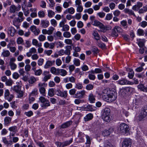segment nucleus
Returning <instances> with one entry per match:
<instances>
[{
  "label": "nucleus",
  "mask_w": 147,
  "mask_h": 147,
  "mask_svg": "<svg viewBox=\"0 0 147 147\" xmlns=\"http://www.w3.org/2000/svg\"><path fill=\"white\" fill-rule=\"evenodd\" d=\"M101 94L103 100L109 102L114 101L117 97V94L115 91L108 89L103 90Z\"/></svg>",
  "instance_id": "nucleus-1"
},
{
  "label": "nucleus",
  "mask_w": 147,
  "mask_h": 147,
  "mask_svg": "<svg viewBox=\"0 0 147 147\" xmlns=\"http://www.w3.org/2000/svg\"><path fill=\"white\" fill-rule=\"evenodd\" d=\"M102 119L106 122H110L112 119L110 109L108 108H105L102 111Z\"/></svg>",
  "instance_id": "nucleus-2"
},
{
  "label": "nucleus",
  "mask_w": 147,
  "mask_h": 147,
  "mask_svg": "<svg viewBox=\"0 0 147 147\" xmlns=\"http://www.w3.org/2000/svg\"><path fill=\"white\" fill-rule=\"evenodd\" d=\"M65 50L61 49L59 52V54L60 56L64 55H69L71 54V51L72 50L71 47L70 45H67L65 47Z\"/></svg>",
  "instance_id": "nucleus-3"
},
{
  "label": "nucleus",
  "mask_w": 147,
  "mask_h": 147,
  "mask_svg": "<svg viewBox=\"0 0 147 147\" xmlns=\"http://www.w3.org/2000/svg\"><path fill=\"white\" fill-rule=\"evenodd\" d=\"M47 86V84L45 83L40 82L38 84V87L39 91L40 93L43 96H46V90L45 87Z\"/></svg>",
  "instance_id": "nucleus-4"
},
{
  "label": "nucleus",
  "mask_w": 147,
  "mask_h": 147,
  "mask_svg": "<svg viewBox=\"0 0 147 147\" xmlns=\"http://www.w3.org/2000/svg\"><path fill=\"white\" fill-rule=\"evenodd\" d=\"M120 130L121 133L127 135L129 131V126L125 123H121L120 125Z\"/></svg>",
  "instance_id": "nucleus-5"
},
{
  "label": "nucleus",
  "mask_w": 147,
  "mask_h": 147,
  "mask_svg": "<svg viewBox=\"0 0 147 147\" xmlns=\"http://www.w3.org/2000/svg\"><path fill=\"white\" fill-rule=\"evenodd\" d=\"M39 100L41 103H43L42 107L44 108H46L47 107L50 106V103L49 100L43 96H40L39 98Z\"/></svg>",
  "instance_id": "nucleus-6"
},
{
  "label": "nucleus",
  "mask_w": 147,
  "mask_h": 147,
  "mask_svg": "<svg viewBox=\"0 0 147 147\" xmlns=\"http://www.w3.org/2000/svg\"><path fill=\"white\" fill-rule=\"evenodd\" d=\"M75 6L76 7L78 12H81L83 10L81 0H76L75 1Z\"/></svg>",
  "instance_id": "nucleus-7"
},
{
  "label": "nucleus",
  "mask_w": 147,
  "mask_h": 147,
  "mask_svg": "<svg viewBox=\"0 0 147 147\" xmlns=\"http://www.w3.org/2000/svg\"><path fill=\"white\" fill-rule=\"evenodd\" d=\"M20 8L21 6L20 5H18V6H17L15 5H12L9 7V11L11 13H14L16 12L19 11L20 9Z\"/></svg>",
  "instance_id": "nucleus-8"
},
{
  "label": "nucleus",
  "mask_w": 147,
  "mask_h": 147,
  "mask_svg": "<svg viewBox=\"0 0 147 147\" xmlns=\"http://www.w3.org/2000/svg\"><path fill=\"white\" fill-rule=\"evenodd\" d=\"M117 84L121 85H133L134 83L133 82H131L126 79H122L116 82Z\"/></svg>",
  "instance_id": "nucleus-9"
},
{
  "label": "nucleus",
  "mask_w": 147,
  "mask_h": 147,
  "mask_svg": "<svg viewBox=\"0 0 147 147\" xmlns=\"http://www.w3.org/2000/svg\"><path fill=\"white\" fill-rule=\"evenodd\" d=\"M77 109L79 111H89L92 110V107L89 105H85L82 107H77Z\"/></svg>",
  "instance_id": "nucleus-10"
},
{
  "label": "nucleus",
  "mask_w": 147,
  "mask_h": 147,
  "mask_svg": "<svg viewBox=\"0 0 147 147\" xmlns=\"http://www.w3.org/2000/svg\"><path fill=\"white\" fill-rule=\"evenodd\" d=\"M147 115V112L146 109H143L142 110L140 115L138 117H137L136 120L137 121H141L144 117H146Z\"/></svg>",
  "instance_id": "nucleus-11"
},
{
  "label": "nucleus",
  "mask_w": 147,
  "mask_h": 147,
  "mask_svg": "<svg viewBox=\"0 0 147 147\" xmlns=\"http://www.w3.org/2000/svg\"><path fill=\"white\" fill-rule=\"evenodd\" d=\"M56 94L59 96L64 97L65 98H66L67 96V93L66 91H61L60 90L58 89L56 90Z\"/></svg>",
  "instance_id": "nucleus-12"
},
{
  "label": "nucleus",
  "mask_w": 147,
  "mask_h": 147,
  "mask_svg": "<svg viewBox=\"0 0 147 147\" xmlns=\"http://www.w3.org/2000/svg\"><path fill=\"white\" fill-rule=\"evenodd\" d=\"M86 92L84 90H82L80 91H78L75 94L74 97L75 98H81L83 97L85 95Z\"/></svg>",
  "instance_id": "nucleus-13"
},
{
  "label": "nucleus",
  "mask_w": 147,
  "mask_h": 147,
  "mask_svg": "<svg viewBox=\"0 0 147 147\" xmlns=\"http://www.w3.org/2000/svg\"><path fill=\"white\" fill-rule=\"evenodd\" d=\"M131 142L129 139H125L122 142V147H131Z\"/></svg>",
  "instance_id": "nucleus-14"
},
{
  "label": "nucleus",
  "mask_w": 147,
  "mask_h": 147,
  "mask_svg": "<svg viewBox=\"0 0 147 147\" xmlns=\"http://www.w3.org/2000/svg\"><path fill=\"white\" fill-rule=\"evenodd\" d=\"M16 85L14 86L13 88V90H14L16 92L20 91L22 87L21 82L20 81L16 82Z\"/></svg>",
  "instance_id": "nucleus-15"
},
{
  "label": "nucleus",
  "mask_w": 147,
  "mask_h": 147,
  "mask_svg": "<svg viewBox=\"0 0 147 147\" xmlns=\"http://www.w3.org/2000/svg\"><path fill=\"white\" fill-rule=\"evenodd\" d=\"M55 46V44L53 42L49 43L47 42H46L44 43V47L45 48H49L50 49H53Z\"/></svg>",
  "instance_id": "nucleus-16"
},
{
  "label": "nucleus",
  "mask_w": 147,
  "mask_h": 147,
  "mask_svg": "<svg viewBox=\"0 0 147 147\" xmlns=\"http://www.w3.org/2000/svg\"><path fill=\"white\" fill-rule=\"evenodd\" d=\"M55 60H48L46 62L44 66V67L45 69H47L49 68L52 65H55Z\"/></svg>",
  "instance_id": "nucleus-17"
},
{
  "label": "nucleus",
  "mask_w": 147,
  "mask_h": 147,
  "mask_svg": "<svg viewBox=\"0 0 147 147\" xmlns=\"http://www.w3.org/2000/svg\"><path fill=\"white\" fill-rule=\"evenodd\" d=\"M30 30L34 33L35 35H38L40 32V30L35 26H32L30 27Z\"/></svg>",
  "instance_id": "nucleus-18"
},
{
  "label": "nucleus",
  "mask_w": 147,
  "mask_h": 147,
  "mask_svg": "<svg viewBox=\"0 0 147 147\" xmlns=\"http://www.w3.org/2000/svg\"><path fill=\"white\" fill-rule=\"evenodd\" d=\"M40 25L41 27L46 28H47L49 25V22L47 20H42L41 21Z\"/></svg>",
  "instance_id": "nucleus-19"
},
{
  "label": "nucleus",
  "mask_w": 147,
  "mask_h": 147,
  "mask_svg": "<svg viewBox=\"0 0 147 147\" xmlns=\"http://www.w3.org/2000/svg\"><path fill=\"white\" fill-rule=\"evenodd\" d=\"M133 88L129 87L123 88L120 90V92L122 94H123V93L122 94V93L123 92L125 93V91L129 92H132L133 90Z\"/></svg>",
  "instance_id": "nucleus-20"
},
{
  "label": "nucleus",
  "mask_w": 147,
  "mask_h": 147,
  "mask_svg": "<svg viewBox=\"0 0 147 147\" xmlns=\"http://www.w3.org/2000/svg\"><path fill=\"white\" fill-rule=\"evenodd\" d=\"M2 141L3 143L7 146H10L12 145L11 140L8 141L5 137H3L2 138Z\"/></svg>",
  "instance_id": "nucleus-21"
},
{
  "label": "nucleus",
  "mask_w": 147,
  "mask_h": 147,
  "mask_svg": "<svg viewBox=\"0 0 147 147\" xmlns=\"http://www.w3.org/2000/svg\"><path fill=\"white\" fill-rule=\"evenodd\" d=\"M113 129L112 128H109L108 130H104L102 132V135L104 136H109L110 134L113 132Z\"/></svg>",
  "instance_id": "nucleus-22"
},
{
  "label": "nucleus",
  "mask_w": 147,
  "mask_h": 147,
  "mask_svg": "<svg viewBox=\"0 0 147 147\" xmlns=\"http://www.w3.org/2000/svg\"><path fill=\"white\" fill-rule=\"evenodd\" d=\"M12 118H11L7 116L5 117L4 120V125L5 126H7L10 123Z\"/></svg>",
  "instance_id": "nucleus-23"
},
{
  "label": "nucleus",
  "mask_w": 147,
  "mask_h": 147,
  "mask_svg": "<svg viewBox=\"0 0 147 147\" xmlns=\"http://www.w3.org/2000/svg\"><path fill=\"white\" fill-rule=\"evenodd\" d=\"M88 100L90 103H94L95 101V96L92 93H90L88 95Z\"/></svg>",
  "instance_id": "nucleus-24"
},
{
  "label": "nucleus",
  "mask_w": 147,
  "mask_h": 147,
  "mask_svg": "<svg viewBox=\"0 0 147 147\" xmlns=\"http://www.w3.org/2000/svg\"><path fill=\"white\" fill-rule=\"evenodd\" d=\"M32 43L33 45L38 47H41L42 46V43L40 42H39L38 41L35 39L32 40Z\"/></svg>",
  "instance_id": "nucleus-25"
},
{
  "label": "nucleus",
  "mask_w": 147,
  "mask_h": 147,
  "mask_svg": "<svg viewBox=\"0 0 147 147\" xmlns=\"http://www.w3.org/2000/svg\"><path fill=\"white\" fill-rule=\"evenodd\" d=\"M49 72L47 71H44L43 73V74L45 76L43 79V81L46 82L50 79L51 77V75L50 74H49L48 75H46V73H49Z\"/></svg>",
  "instance_id": "nucleus-26"
},
{
  "label": "nucleus",
  "mask_w": 147,
  "mask_h": 147,
  "mask_svg": "<svg viewBox=\"0 0 147 147\" xmlns=\"http://www.w3.org/2000/svg\"><path fill=\"white\" fill-rule=\"evenodd\" d=\"M8 30L9 34H10L11 36H14L16 32V30L13 27H9Z\"/></svg>",
  "instance_id": "nucleus-27"
},
{
  "label": "nucleus",
  "mask_w": 147,
  "mask_h": 147,
  "mask_svg": "<svg viewBox=\"0 0 147 147\" xmlns=\"http://www.w3.org/2000/svg\"><path fill=\"white\" fill-rule=\"evenodd\" d=\"M18 18L17 19L18 21L19 22H22L24 20V18L23 16V13L21 11L18 13Z\"/></svg>",
  "instance_id": "nucleus-28"
},
{
  "label": "nucleus",
  "mask_w": 147,
  "mask_h": 147,
  "mask_svg": "<svg viewBox=\"0 0 147 147\" xmlns=\"http://www.w3.org/2000/svg\"><path fill=\"white\" fill-rule=\"evenodd\" d=\"M59 68L57 69L55 67H52L51 68L50 72L52 74L56 75H58Z\"/></svg>",
  "instance_id": "nucleus-29"
},
{
  "label": "nucleus",
  "mask_w": 147,
  "mask_h": 147,
  "mask_svg": "<svg viewBox=\"0 0 147 147\" xmlns=\"http://www.w3.org/2000/svg\"><path fill=\"white\" fill-rule=\"evenodd\" d=\"M58 75H60L62 76H65L67 74V72L65 70L63 69H59Z\"/></svg>",
  "instance_id": "nucleus-30"
},
{
  "label": "nucleus",
  "mask_w": 147,
  "mask_h": 147,
  "mask_svg": "<svg viewBox=\"0 0 147 147\" xmlns=\"http://www.w3.org/2000/svg\"><path fill=\"white\" fill-rule=\"evenodd\" d=\"M54 37L56 39H61L62 37V33L59 31H57L54 33Z\"/></svg>",
  "instance_id": "nucleus-31"
},
{
  "label": "nucleus",
  "mask_w": 147,
  "mask_h": 147,
  "mask_svg": "<svg viewBox=\"0 0 147 147\" xmlns=\"http://www.w3.org/2000/svg\"><path fill=\"white\" fill-rule=\"evenodd\" d=\"M72 122L71 121H69L66 122L61 125V127L62 128H65L69 127L71 124Z\"/></svg>",
  "instance_id": "nucleus-32"
},
{
  "label": "nucleus",
  "mask_w": 147,
  "mask_h": 147,
  "mask_svg": "<svg viewBox=\"0 0 147 147\" xmlns=\"http://www.w3.org/2000/svg\"><path fill=\"white\" fill-rule=\"evenodd\" d=\"M93 117V115L91 113L87 115L84 118V120L85 121H87L91 120Z\"/></svg>",
  "instance_id": "nucleus-33"
},
{
  "label": "nucleus",
  "mask_w": 147,
  "mask_h": 147,
  "mask_svg": "<svg viewBox=\"0 0 147 147\" xmlns=\"http://www.w3.org/2000/svg\"><path fill=\"white\" fill-rule=\"evenodd\" d=\"M75 12V9L73 7H71L70 8H67V9L64 13H68L70 14H74Z\"/></svg>",
  "instance_id": "nucleus-34"
},
{
  "label": "nucleus",
  "mask_w": 147,
  "mask_h": 147,
  "mask_svg": "<svg viewBox=\"0 0 147 147\" xmlns=\"http://www.w3.org/2000/svg\"><path fill=\"white\" fill-rule=\"evenodd\" d=\"M92 34L94 37V39L98 41L100 40V36L97 31H94Z\"/></svg>",
  "instance_id": "nucleus-35"
},
{
  "label": "nucleus",
  "mask_w": 147,
  "mask_h": 147,
  "mask_svg": "<svg viewBox=\"0 0 147 147\" xmlns=\"http://www.w3.org/2000/svg\"><path fill=\"white\" fill-rule=\"evenodd\" d=\"M8 130L11 132H12L15 133L18 132L17 127L16 126H13L9 127Z\"/></svg>",
  "instance_id": "nucleus-36"
},
{
  "label": "nucleus",
  "mask_w": 147,
  "mask_h": 147,
  "mask_svg": "<svg viewBox=\"0 0 147 147\" xmlns=\"http://www.w3.org/2000/svg\"><path fill=\"white\" fill-rule=\"evenodd\" d=\"M102 5V2H99L98 5H96L93 7V8L95 11H98L99 10L100 7Z\"/></svg>",
  "instance_id": "nucleus-37"
},
{
  "label": "nucleus",
  "mask_w": 147,
  "mask_h": 147,
  "mask_svg": "<svg viewBox=\"0 0 147 147\" xmlns=\"http://www.w3.org/2000/svg\"><path fill=\"white\" fill-rule=\"evenodd\" d=\"M10 55V53L8 50H4L1 53V55L5 57H8Z\"/></svg>",
  "instance_id": "nucleus-38"
},
{
  "label": "nucleus",
  "mask_w": 147,
  "mask_h": 147,
  "mask_svg": "<svg viewBox=\"0 0 147 147\" xmlns=\"http://www.w3.org/2000/svg\"><path fill=\"white\" fill-rule=\"evenodd\" d=\"M129 72L128 73V76L130 79H132L134 75V72L133 70L131 69H129Z\"/></svg>",
  "instance_id": "nucleus-39"
},
{
  "label": "nucleus",
  "mask_w": 147,
  "mask_h": 147,
  "mask_svg": "<svg viewBox=\"0 0 147 147\" xmlns=\"http://www.w3.org/2000/svg\"><path fill=\"white\" fill-rule=\"evenodd\" d=\"M124 12L126 13H127L129 15H134V13L131 10L127 8H125L123 10Z\"/></svg>",
  "instance_id": "nucleus-40"
},
{
  "label": "nucleus",
  "mask_w": 147,
  "mask_h": 147,
  "mask_svg": "<svg viewBox=\"0 0 147 147\" xmlns=\"http://www.w3.org/2000/svg\"><path fill=\"white\" fill-rule=\"evenodd\" d=\"M37 81V79L34 76L30 77L28 80L29 83L31 84L35 83Z\"/></svg>",
  "instance_id": "nucleus-41"
},
{
  "label": "nucleus",
  "mask_w": 147,
  "mask_h": 147,
  "mask_svg": "<svg viewBox=\"0 0 147 147\" xmlns=\"http://www.w3.org/2000/svg\"><path fill=\"white\" fill-rule=\"evenodd\" d=\"M138 88L144 92H147V88L146 87L144 86L142 84H140L138 86Z\"/></svg>",
  "instance_id": "nucleus-42"
},
{
  "label": "nucleus",
  "mask_w": 147,
  "mask_h": 147,
  "mask_svg": "<svg viewBox=\"0 0 147 147\" xmlns=\"http://www.w3.org/2000/svg\"><path fill=\"white\" fill-rule=\"evenodd\" d=\"M48 16L50 18H51L54 16L55 15V12L52 10H49L47 11Z\"/></svg>",
  "instance_id": "nucleus-43"
},
{
  "label": "nucleus",
  "mask_w": 147,
  "mask_h": 147,
  "mask_svg": "<svg viewBox=\"0 0 147 147\" xmlns=\"http://www.w3.org/2000/svg\"><path fill=\"white\" fill-rule=\"evenodd\" d=\"M38 38L40 42H43L46 40V37L43 34H40Z\"/></svg>",
  "instance_id": "nucleus-44"
},
{
  "label": "nucleus",
  "mask_w": 147,
  "mask_h": 147,
  "mask_svg": "<svg viewBox=\"0 0 147 147\" xmlns=\"http://www.w3.org/2000/svg\"><path fill=\"white\" fill-rule=\"evenodd\" d=\"M104 147H115L110 142L107 140L104 142Z\"/></svg>",
  "instance_id": "nucleus-45"
},
{
  "label": "nucleus",
  "mask_w": 147,
  "mask_h": 147,
  "mask_svg": "<svg viewBox=\"0 0 147 147\" xmlns=\"http://www.w3.org/2000/svg\"><path fill=\"white\" fill-rule=\"evenodd\" d=\"M92 24L93 25L99 27L102 24V23L96 20H94V21H93V22Z\"/></svg>",
  "instance_id": "nucleus-46"
},
{
  "label": "nucleus",
  "mask_w": 147,
  "mask_h": 147,
  "mask_svg": "<svg viewBox=\"0 0 147 147\" xmlns=\"http://www.w3.org/2000/svg\"><path fill=\"white\" fill-rule=\"evenodd\" d=\"M96 16L100 18H103L105 16V13L102 11L98 12L96 13Z\"/></svg>",
  "instance_id": "nucleus-47"
},
{
  "label": "nucleus",
  "mask_w": 147,
  "mask_h": 147,
  "mask_svg": "<svg viewBox=\"0 0 147 147\" xmlns=\"http://www.w3.org/2000/svg\"><path fill=\"white\" fill-rule=\"evenodd\" d=\"M11 1L10 0H7L3 2V5L4 7H6L8 5H11Z\"/></svg>",
  "instance_id": "nucleus-48"
},
{
  "label": "nucleus",
  "mask_w": 147,
  "mask_h": 147,
  "mask_svg": "<svg viewBox=\"0 0 147 147\" xmlns=\"http://www.w3.org/2000/svg\"><path fill=\"white\" fill-rule=\"evenodd\" d=\"M113 18V15L111 13L107 14L105 17V20H106L109 21L111 20Z\"/></svg>",
  "instance_id": "nucleus-49"
},
{
  "label": "nucleus",
  "mask_w": 147,
  "mask_h": 147,
  "mask_svg": "<svg viewBox=\"0 0 147 147\" xmlns=\"http://www.w3.org/2000/svg\"><path fill=\"white\" fill-rule=\"evenodd\" d=\"M72 141V139H71L69 141H67L63 142V147L67 146L69 145Z\"/></svg>",
  "instance_id": "nucleus-50"
},
{
  "label": "nucleus",
  "mask_w": 147,
  "mask_h": 147,
  "mask_svg": "<svg viewBox=\"0 0 147 147\" xmlns=\"http://www.w3.org/2000/svg\"><path fill=\"white\" fill-rule=\"evenodd\" d=\"M55 30V28L52 26L50 27L47 30L48 34L50 35L52 34L53 32Z\"/></svg>",
  "instance_id": "nucleus-51"
},
{
  "label": "nucleus",
  "mask_w": 147,
  "mask_h": 147,
  "mask_svg": "<svg viewBox=\"0 0 147 147\" xmlns=\"http://www.w3.org/2000/svg\"><path fill=\"white\" fill-rule=\"evenodd\" d=\"M83 88V85L81 83H78L76 84L75 88L78 89H81Z\"/></svg>",
  "instance_id": "nucleus-52"
},
{
  "label": "nucleus",
  "mask_w": 147,
  "mask_h": 147,
  "mask_svg": "<svg viewBox=\"0 0 147 147\" xmlns=\"http://www.w3.org/2000/svg\"><path fill=\"white\" fill-rule=\"evenodd\" d=\"M74 64L76 66H79L80 65V61L79 59L75 58L73 61Z\"/></svg>",
  "instance_id": "nucleus-53"
},
{
  "label": "nucleus",
  "mask_w": 147,
  "mask_h": 147,
  "mask_svg": "<svg viewBox=\"0 0 147 147\" xmlns=\"http://www.w3.org/2000/svg\"><path fill=\"white\" fill-rule=\"evenodd\" d=\"M84 12L88 13L89 14H91L93 13L94 10L92 8H89L85 9L84 10Z\"/></svg>",
  "instance_id": "nucleus-54"
},
{
  "label": "nucleus",
  "mask_w": 147,
  "mask_h": 147,
  "mask_svg": "<svg viewBox=\"0 0 147 147\" xmlns=\"http://www.w3.org/2000/svg\"><path fill=\"white\" fill-rule=\"evenodd\" d=\"M80 98H77L74 100V102L76 104L79 105L81 103H82L84 102V100H82Z\"/></svg>",
  "instance_id": "nucleus-55"
},
{
  "label": "nucleus",
  "mask_w": 147,
  "mask_h": 147,
  "mask_svg": "<svg viewBox=\"0 0 147 147\" xmlns=\"http://www.w3.org/2000/svg\"><path fill=\"white\" fill-rule=\"evenodd\" d=\"M56 65L58 66H60L62 64V61L59 58L57 59L55 61Z\"/></svg>",
  "instance_id": "nucleus-56"
},
{
  "label": "nucleus",
  "mask_w": 147,
  "mask_h": 147,
  "mask_svg": "<svg viewBox=\"0 0 147 147\" xmlns=\"http://www.w3.org/2000/svg\"><path fill=\"white\" fill-rule=\"evenodd\" d=\"M11 69L12 70L15 69L17 67V65L15 63H9Z\"/></svg>",
  "instance_id": "nucleus-57"
},
{
  "label": "nucleus",
  "mask_w": 147,
  "mask_h": 147,
  "mask_svg": "<svg viewBox=\"0 0 147 147\" xmlns=\"http://www.w3.org/2000/svg\"><path fill=\"white\" fill-rule=\"evenodd\" d=\"M63 35L64 37L66 38H69L71 36V35L70 32L67 31L64 32L63 33Z\"/></svg>",
  "instance_id": "nucleus-58"
},
{
  "label": "nucleus",
  "mask_w": 147,
  "mask_h": 147,
  "mask_svg": "<svg viewBox=\"0 0 147 147\" xmlns=\"http://www.w3.org/2000/svg\"><path fill=\"white\" fill-rule=\"evenodd\" d=\"M48 95L51 97H52L54 95V90L53 88H51L49 90Z\"/></svg>",
  "instance_id": "nucleus-59"
},
{
  "label": "nucleus",
  "mask_w": 147,
  "mask_h": 147,
  "mask_svg": "<svg viewBox=\"0 0 147 147\" xmlns=\"http://www.w3.org/2000/svg\"><path fill=\"white\" fill-rule=\"evenodd\" d=\"M42 71L41 69H39L36 70L34 72V74L37 76H40L42 73Z\"/></svg>",
  "instance_id": "nucleus-60"
},
{
  "label": "nucleus",
  "mask_w": 147,
  "mask_h": 147,
  "mask_svg": "<svg viewBox=\"0 0 147 147\" xmlns=\"http://www.w3.org/2000/svg\"><path fill=\"white\" fill-rule=\"evenodd\" d=\"M114 28V30H116L117 33H120L122 32V29L119 26H115Z\"/></svg>",
  "instance_id": "nucleus-61"
},
{
  "label": "nucleus",
  "mask_w": 147,
  "mask_h": 147,
  "mask_svg": "<svg viewBox=\"0 0 147 147\" xmlns=\"http://www.w3.org/2000/svg\"><path fill=\"white\" fill-rule=\"evenodd\" d=\"M44 59L42 58L39 59L37 61V63L38 65L41 66L43 64Z\"/></svg>",
  "instance_id": "nucleus-62"
},
{
  "label": "nucleus",
  "mask_w": 147,
  "mask_h": 147,
  "mask_svg": "<svg viewBox=\"0 0 147 147\" xmlns=\"http://www.w3.org/2000/svg\"><path fill=\"white\" fill-rule=\"evenodd\" d=\"M53 51L51 50H45L44 52V53L45 55H46L48 56H50L52 53Z\"/></svg>",
  "instance_id": "nucleus-63"
},
{
  "label": "nucleus",
  "mask_w": 147,
  "mask_h": 147,
  "mask_svg": "<svg viewBox=\"0 0 147 147\" xmlns=\"http://www.w3.org/2000/svg\"><path fill=\"white\" fill-rule=\"evenodd\" d=\"M45 13L42 11H40L38 13V15L40 18H44L45 16Z\"/></svg>",
  "instance_id": "nucleus-64"
}]
</instances>
